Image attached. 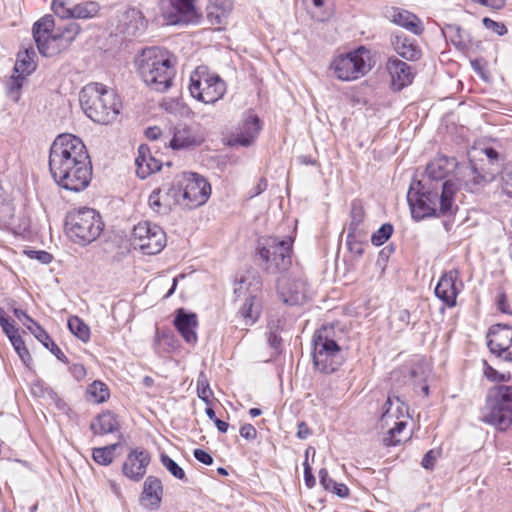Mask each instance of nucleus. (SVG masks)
<instances>
[{
	"mask_svg": "<svg viewBox=\"0 0 512 512\" xmlns=\"http://www.w3.org/2000/svg\"><path fill=\"white\" fill-rule=\"evenodd\" d=\"M455 166L454 158L438 157L427 165L422 180L411 183L407 201L413 219L420 221L427 217L450 216L456 212L454 196L458 187L454 181L445 180Z\"/></svg>",
	"mask_w": 512,
	"mask_h": 512,
	"instance_id": "obj_1",
	"label": "nucleus"
},
{
	"mask_svg": "<svg viewBox=\"0 0 512 512\" xmlns=\"http://www.w3.org/2000/svg\"><path fill=\"white\" fill-rule=\"evenodd\" d=\"M49 170L62 188L79 192L92 178V166L83 141L72 134H61L50 147Z\"/></svg>",
	"mask_w": 512,
	"mask_h": 512,
	"instance_id": "obj_2",
	"label": "nucleus"
},
{
	"mask_svg": "<svg viewBox=\"0 0 512 512\" xmlns=\"http://www.w3.org/2000/svg\"><path fill=\"white\" fill-rule=\"evenodd\" d=\"M136 64L140 77L153 90L165 92L171 87L175 69L167 50L159 47L145 48L137 57Z\"/></svg>",
	"mask_w": 512,
	"mask_h": 512,
	"instance_id": "obj_3",
	"label": "nucleus"
},
{
	"mask_svg": "<svg viewBox=\"0 0 512 512\" xmlns=\"http://www.w3.org/2000/svg\"><path fill=\"white\" fill-rule=\"evenodd\" d=\"M79 101L87 117L99 124L112 123L120 113L121 103L116 93L100 83L83 87Z\"/></svg>",
	"mask_w": 512,
	"mask_h": 512,
	"instance_id": "obj_4",
	"label": "nucleus"
},
{
	"mask_svg": "<svg viewBox=\"0 0 512 512\" xmlns=\"http://www.w3.org/2000/svg\"><path fill=\"white\" fill-rule=\"evenodd\" d=\"M104 223L100 214L89 207L70 210L65 217V230L69 239L81 246L95 241L101 234Z\"/></svg>",
	"mask_w": 512,
	"mask_h": 512,
	"instance_id": "obj_5",
	"label": "nucleus"
},
{
	"mask_svg": "<svg viewBox=\"0 0 512 512\" xmlns=\"http://www.w3.org/2000/svg\"><path fill=\"white\" fill-rule=\"evenodd\" d=\"M481 421L499 431L512 424V386L497 384L487 390Z\"/></svg>",
	"mask_w": 512,
	"mask_h": 512,
	"instance_id": "obj_6",
	"label": "nucleus"
},
{
	"mask_svg": "<svg viewBox=\"0 0 512 512\" xmlns=\"http://www.w3.org/2000/svg\"><path fill=\"white\" fill-rule=\"evenodd\" d=\"M312 358L314 366L325 374L338 370L344 361L342 349L335 339L332 325H323L317 329L312 338Z\"/></svg>",
	"mask_w": 512,
	"mask_h": 512,
	"instance_id": "obj_7",
	"label": "nucleus"
},
{
	"mask_svg": "<svg viewBox=\"0 0 512 512\" xmlns=\"http://www.w3.org/2000/svg\"><path fill=\"white\" fill-rule=\"evenodd\" d=\"M292 237L286 236L283 239L271 236L259 240L258 255L264 262V269L269 274L283 273L292 264Z\"/></svg>",
	"mask_w": 512,
	"mask_h": 512,
	"instance_id": "obj_8",
	"label": "nucleus"
},
{
	"mask_svg": "<svg viewBox=\"0 0 512 512\" xmlns=\"http://www.w3.org/2000/svg\"><path fill=\"white\" fill-rule=\"evenodd\" d=\"M172 186L180 194L178 205L193 209L207 202L211 186L205 178L196 173L184 172L174 178Z\"/></svg>",
	"mask_w": 512,
	"mask_h": 512,
	"instance_id": "obj_9",
	"label": "nucleus"
},
{
	"mask_svg": "<svg viewBox=\"0 0 512 512\" xmlns=\"http://www.w3.org/2000/svg\"><path fill=\"white\" fill-rule=\"evenodd\" d=\"M332 68L338 79L343 81L356 80L371 69L370 51L361 46L347 54L339 55L333 60Z\"/></svg>",
	"mask_w": 512,
	"mask_h": 512,
	"instance_id": "obj_10",
	"label": "nucleus"
},
{
	"mask_svg": "<svg viewBox=\"0 0 512 512\" xmlns=\"http://www.w3.org/2000/svg\"><path fill=\"white\" fill-rule=\"evenodd\" d=\"M384 408L385 410L379 420V427H389L390 420L395 421L394 427L389 428L383 442L386 446H396L402 441L400 435L407 425L405 418L408 416V408L398 396H388Z\"/></svg>",
	"mask_w": 512,
	"mask_h": 512,
	"instance_id": "obj_11",
	"label": "nucleus"
},
{
	"mask_svg": "<svg viewBox=\"0 0 512 512\" xmlns=\"http://www.w3.org/2000/svg\"><path fill=\"white\" fill-rule=\"evenodd\" d=\"M189 90L191 95L206 104H214L226 92V84L218 75H203L198 71L191 75Z\"/></svg>",
	"mask_w": 512,
	"mask_h": 512,
	"instance_id": "obj_12",
	"label": "nucleus"
},
{
	"mask_svg": "<svg viewBox=\"0 0 512 512\" xmlns=\"http://www.w3.org/2000/svg\"><path fill=\"white\" fill-rule=\"evenodd\" d=\"M133 243L147 255H155L166 245V234L163 229L150 222H140L133 229Z\"/></svg>",
	"mask_w": 512,
	"mask_h": 512,
	"instance_id": "obj_13",
	"label": "nucleus"
},
{
	"mask_svg": "<svg viewBox=\"0 0 512 512\" xmlns=\"http://www.w3.org/2000/svg\"><path fill=\"white\" fill-rule=\"evenodd\" d=\"M195 0H160L159 7L167 25H187L197 23L198 14Z\"/></svg>",
	"mask_w": 512,
	"mask_h": 512,
	"instance_id": "obj_14",
	"label": "nucleus"
},
{
	"mask_svg": "<svg viewBox=\"0 0 512 512\" xmlns=\"http://www.w3.org/2000/svg\"><path fill=\"white\" fill-rule=\"evenodd\" d=\"M52 10L62 19H90L99 13L100 6L94 1L72 4L70 0H53Z\"/></svg>",
	"mask_w": 512,
	"mask_h": 512,
	"instance_id": "obj_15",
	"label": "nucleus"
},
{
	"mask_svg": "<svg viewBox=\"0 0 512 512\" xmlns=\"http://www.w3.org/2000/svg\"><path fill=\"white\" fill-rule=\"evenodd\" d=\"M487 346L491 353L504 361L512 362V328L495 325L489 329Z\"/></svg>",
	"mask_w": 512,
	"mask_h": 512,
	"instance_id": "obj_16",
	"label": "nucleus"
},
{
	"mask_svg": "<svg viewBox=\"0 0 512 512\" xmlns=\"http://www.w3.org/2000/svg\"><path fill=\"white\" fill-rule=\"evenodd\" d=\"M260 130L261 122L259 117L255 114L247 113L236 130L231 134L229 145L248 147L258 137Z\"/></svg>",
	"mask_w": 512,
	"mask_h": 512,
	"instance_id": "obj_17",
	"label": "nucleus"
},
{
	"mask_svg": "<svg viewBox=\"0 0 512 512\" xmlns=\"http://www.w3.org/2000/svg\"><path fill=\"white\" fill-rule=\"evenodd\" d=\"M278 292L283 302L291 306L302 305L309 297L308 285L302 278L280 279Z\"/></svg>",
	"mask_w": 512,
	"mask_h": 512,
	"instance_id": "obj_18",
	"label": "nucleus"
},
{
	"mask_svg": "<svg viewBox=\"0 0 512 512\" xmlns=\"http://www.w3.org/2000/svg\"><path fill=\"white\" fill-rule=\"evenodd\" d=\"M150 461L151 456L147 450L135 448L127 455L123 463L122 472L127 478L139 481L144 477Z\"/></svg>",
	"mask_w": 512,
	"mask_h": 512,
	"instance_id": "obj_19",
	"label": "nucleus"
},
{
	"mask_svg": "<svg viewBox=\"0 0 512 512\" xmlns=\"http://www.w3.org/2000/svg\"><path fill=\"white\" fill-rule=\"evenodd\" d=\"M180 194L175 186H163L154 189L149 196V207L157 214L165 215L170 212L173 206L178 205Z\"/></svg>",
	"mask_w": 512,
	"mask_h": 512,
	"instance_id": "obj_20",
	"label": "nucleus"
},
{
	"mask_svg": "<svg viewBox=\"0 0 512 512\" xmlns=\"http://www.w3.org/2000/svg\"><path fill=\"white\" fill-rule=\"evenodd\" d=\"M146 27L143 13L137 8H129L121 15L117 30L126 37H134L141 35Z\"/></svg>",
	"mask_w": 512,
	"mask_h": 512,
	"instance_id": "obj_21",
	"label": "nucleus"
},
{
	"mask_svg": "<svg viewBox=\"0 0 512 512\" xmlns=\"http://www.w3.org/2000/svg\"><path fill=\"white\" fill-rule=\"evenodd\" d=\"M457 279L458 271L451 270L441 276L435 287V295L449 307L456 305V298L459 293L456 286Z\"/></svg>",
	"mask_w": 512,
	"mask_h": 512,
	"instance_id": "obj_22",
	"label": "nucleus"
},
{
	"mask_svg": "<svg viewBox=\"0 0 512 512\" xmlns=\"http://www.w3.org/2000/svg\"><path fill=\"white\" fill-rule=\"evenodd\" d=\"M173 323L188 344L193 345L197 342L195 330L198 326V320L195 313L187 312L183 308H180L176 311Z\"/></svg>",
	"mask_w": 512,
	"mask_h": 512,
	"instance_id": "obj_23",
	"label": "nucleus"
},
{
	"mask_svg": "<svg viewBox=\"0 0 512 512\" xmlns=\"http://www.w3.org/2000/svg\"><path fill=\"white\" fill-rule=\"evenodd\" d=\"M386 68L391 76L392 86L395 90H401L412 83L413 72L411 66L398 58H389Z\"/></svg>",
	"mask_w": 512,
	"mask_h": 512,
	"instance_id": "obj_24",
	"label": "nucleus"
},
{
	"mask_svg": "<svg viewBox=\"0 0 512 512\" xmlns=\"http://www.w3.org/2000/svg\"><path fill=\"white\" fill-rule=\"evenodd\" d=\"M204 137L195 129L188 126H179L175 128L174 135L170 140V147L173 150L191 149L200 146Z\"/></svg>",
	"mask_w": 512,
	"mask_h": 512,
	"instance_id": "obj_25",
	"label": "nucleus"
},
{
	"mask_svg": "<svg viewBox=\"0 0 512 512\" xmlns=\"http://www.w3.org/2000/svg\"><path fill=\"white\" fill-rule=\"evenodd\" d=\"M388 18L394 24L405 28L415 35H421L424 31L421 20L408 10L393 7L388 11Z\"/></svg>",
	"mask_w": 512,
	"mask_h": 512,
	"instance_id": "obj_26",
	"label": "nucleus"
},
{
	"mask_svg": "<svg viewBox=\"0 0 512 512\" xmlns=\"http://www.w3.org/2000/svg\"><path fill=\"white\" fill-rule=\"evenodd\" d=\"M162 496L163 485L160 479L155 476H148L143 485L142 504L150 510H157L160 507Z\"/></svg>",
	"mask_w": 512,
	"mask_h": 512,
	"instance_id": "obj_27",
	"label": "nucleus"
},
{
	"mask_svg": "<svg viewBox=\"0 0 512 512\" xmlns=\"http://www.w3.org/2000/svg\"><path fill=\"white\" fill-rule=\"evenodd\" d=\"M135 164L136 173L141 179L147 178L150 174L159 171L161 168L160 161L151 155L149 148L145 145L139 146Z\"/></svg>",
	"mask_w": 512,
	"mask_h": 512,
	"instance_id": "obj_28",
	"label": "nucleus"
},
{
	"mask_svg": "<svg viewBox=\"0 0 512 512\" xmlns=\"http://www.w3.org/2000/svg\"><path fill=\"white\" fill-rule=\"evenodd\" d=\"M391 42L394 50L400 57L408 61H416L421 57V50L419 47L405 35L395 34L393 35Z\"/></svg>",
	"mask_w": 512,
	"mask_h": 512,
	"instance_id": "obj_29",
	"label": "nucleus"
},
{
	"mask_svg": "<svg viewBox=\"0 0 512 512\" xmlns=\"http://www.w3.org/2000/svg\"><path fill=\"white\" fill-rule=\"evenodd\" d=\"M493 180L494 175L492 173L479 171L476 165L471 162L465 175L464 187L469 192L476 193Z\"/></svg>",
	"mask_w": 512,
	"mask_h": 512,
	"instance_id": "obj_30",
	"label": "nucleus"
},
{
	"mask_svg": "<svg viewBox=\"0 0 512 512\" xmlns=\"http://www.w3.org/2000/svg\"><path fill=\"white\" fill-rule=\"evenodd\" d=\"M35 43L39 53L45 57H53L67 49L65 40L61 39L57 32L39 38Z\"/></svg>",
	"mask_w": 512,
	"mask_h": 512,
	"instance_id": "obj_31",
	"label": "nucleus"
},
{
	"mask_svg": "<svg viewBox=\"0 0 512 512\" xmlns=\"http://www.w3.org/2000/svg\"><path fill=\"white\" fill-rule=\"evenodd\" d=\"M232 0H209L207 18L212 25H221L232 9Z\"/></svg>",
	"mask_w": 512,
	"mask_h": 512,
	"instance_id": "obj_32",
	"label": "nucleus"
},
{
	"mask_svg": "<svg viewBox=\"0 0 512 512\" xmlns=\"http://www.w3.org/2000/svg\"><path fill=\"white\" fill-rule=\"evenodd\" d=\"M91 430L94 434L105 435L119 429V423L115 414L110 411L99 414L91 423Z\"/></svg>",
	"mask_w": 512,
	"mask_h": 512,
	"instance_id": "obj_33",
	"label": "nucleus"
},
{
	"mask_svg": "<svg viewBox=\"0 0 512 512\" xmlns=\"http://www.w3.org/2000/svg\"><path fill=\"white\" fill-rule=\"evenodd\" d=\"M27 329L35 336V338L43 344L45 348L51 351L53 355L62 362H67V358L62 350L54 343L48 333L38 324L32 323L27 325Z\"/></svg>",
	"mask_w": 512,
	"mask_h": 512,
	"instance_id": "obj_34",
	"label": "nucleus"
},
{
	"mask_svg": "<svg viewBox=\"0 0 512 512\" xmlns=\"http://www.w3.org/2000/svg\"><path fill=\"white\" fill-rule=\"evenodd\" d=\"M260 310L261 307L257 297L249 293L240 307L238 315L243 319L245 325L250 326L259 318Z\"/></svg>",
	"mask_w": 512,
	"mask_h": 512,
	"instance_id": "obj_35",
	"label": "nucleus"
},
{
	"mask_svg": "<svg viewBox=\"0 0 512 512\" xmlns=\"http://www.w3.org/2000/svg\"><path fill=\"white\" fill-rule=\"evenodd\" d=\"M35 52L33 48L19 52L14 66V73L28 76L36 69L34 61Z\"/></svg>",
	"mask_w": 512,
	"mask_h": 512,
	"instance_id": "obj_36",
	"label": "nucleus"
},
{
	"mask_svg": "<svg viewBox=\"0 0 512 512\" xmlns=\"http://www.w3.org/2000/svg\"><path fill=\"white\" fill-rule=\"evenodd\" d=\"M446 33L452 44L461 50L471 44L470 34L456 24L447 25Z\"/></svg>",
	"mask_w": 512,
	"mask_h": 512,
	"instance_id": "obj_37",
	"label": "nucleus"
},
{
	"mask_svg": "<svg viewBox=\"0 0 512 512\" xmlns=\"http://www.w3.org/2000/svg\"><path fill=\"white\" fill-rule=\"evenodd\" d=\"M347 237H346V245L350 252L356 255L363 254V244L366 237V233L364 230H354L352 228H346Z\"/></svg>",
	"mask_w": 512,
	"mask_h": 512,
	"instance_id": "obj_38",
	"label": "nucleus"
},
{
	"mask_svg": "<svg viewBox=\"0 0 512 512\" xmlns=\"http://www.w3.org/2000/svg\"><path fill=\"white\" fill-rule=\"evenodd\" d=\"M55 26L54 18L52 15H45L36 21L33 25V38L37 40L49 34H54L53 29Z\"/></svg>",
	"mask_w": 512,
	"mask_h": 512,
	"instance_id": "obj_39",
	"label": "nucleus"
},
{
	"mask_svg": "<svg viewBox=\"0 0 512 512\" xmlns=\"http://www.w3.org/2000/svg\"><path fill=\"white\" fill-rule=\"evenodd\" d=\"M68 328L72 334L83 342H88L90 339L89 326L78 316H71L68 319Z\"/></svg>",
	"mask_w": 512,
	"mask_h": 512,
	"instance_id": "obj_40",
	"label": "nucleus"
},
{
	"mask_svg": "<svg viewBox=\"0 0 512 512\" xmlns=\"http://www.w3.org/2000/svg\"><path fill=\"white\" fill-rule=\"evenodd\" d=\"M118 446L119 444L115 443L105 447L94 448L92 451L93 460L104 466L111 464L114 459V452Z\"/></svg>",
	"mask_w": 512,
	"mask_h": 512,
	"instance_id": "obj_41",
	"label": "nucleus"
},
{
	"mask_svg": "<svg viewBox=\"0 0 512 512\" xmlns=\"http://www.w3.org/2000/svg\"><path fill=\"white\" fill-rule=\"evenodd\" d=\"M365 217V211L360 201H353L351 203V210H350V223L348 224L347 228H352L354 230H364L361 227V224L363 223Z\"/></svg>",
	"mask_w": 512,
	"mask_h": 512,
	"instance_id": "obj_42",
	"label": "nucleus"
},
{
	"mask_svg": "<svg viewBox=\"0 0 512 512\" xmlns=\"http://www.w3.org/2000/svg\"><path fill=\"white\" fill-rule=\"evenodd\" d=\"M88 393L96 403H102L109 398V390L101 381H94L88 388Z\"/></svg>",
	"mask_w": 512,
	"mask_h": 512,
	"instance_id": "obj_43",
	"label": "nucleus"
},
{
	"mask_svg": "<svg viewBox=\"0 0 512 512\" xmlns=\"http://www.w3.org/2000/svg\"><path fill=\"white\" fill-rule=\"evenodd\" d=\"M483 373L487 380L498 384H503L511 379L510 373H500L486 361H483Z\"/></svg>",
	"mask_w": 512,
	"mask_h": 512,
	"instance_id": "obj_44",
	"label": "nucleus"
},
{
	"mask_svg": "<svg viewBox=\"0 0 512 512\" xmlns=\"http://www.w3.org/2000/svg\"><path fill=\"white\" fill-rule=\"evenodd\" d=\"M394 228L390 223H384L371 236V243L375 246L383 245L393 234Z\"/></svg>",
	"mask_w": 512,
	"mask_h": 512,
	"instance_id": "obj_45",
	"label": "nucleus"
},
{
	"mask_svg": "<svg viewBox=\"0 0 512 512\" xmlns=\"http://www.w3.org/2000/svg\"><path fill=\"white\" fill-rule=\"evenodd\" d=\"M161 464L169 471L171 475H173L178 480H185L186 474L184 470L168 455L161 454L160 456Z\"/></svg>",
	"mask_w": 512,
	"mask_h": 512,
	"instance_id": "obj_46",
	"label": "nucleus"
},
{
	"mask_svg": "<svg viewBox=\"0 0 512 512\" xmlns=\"http://www.w3.org/2000/svg\"><path fill=\"white\" fill-rule=\"evenodd\" d=\"M80 31L81 28L79 24L75 22H70L66 24L62 28V30H59L57 33L61 37V39L65 40L66 47L68 48V46L72 43V41H74V39L77 37Z\"/></svg>",
	"mask_w": 512,
	"mask_h": 512,
	"instance_id": "obj_47",
	"label": "nucleus"
},
{
	"mask_svg": "<svg viewBox=\"0 0 512 512\" xmlns=\"http://www.w3.org/2000/svg\"><path fill=\"white\" fill-rule=\"evenodd\" d=\"M25 77L24 75L14 74L8 83V96L14 101L19 99V91L23 86Z\"/></svg>",
	"mask_w": 512,
	"mask_h": 512,
	"instance_id": "obj_48",
	"label": "nucleus"
},
{
	"mask_svg": "<svg viewBox=\"0 0 512 512\" xmlns=\"http://www.w3.org/2000/svg\"><path fill=\"white\" fill-rule=\"evenodd\" d=\"M482 23L486 29L491 30L493 33H495L498 36H503V35L507 34V32H508L504 23L494 21L488 17H484L482 19Z\"/></svg>",
	"mask_w": 512,
	"mask_h": 512,
	"instance_id": "obj_49",
	"label": "nucleus"
},
{
	"mask_svg": "<svg viewBox=\"0 0 512 512\" xmlns=\"http://www.w3.org/2000/svg\"><path fill=\"white\" fill-rule=\"evenodd\" d=\"M13 348L21 358V360L26 363L27 361L31 360V356L29 354V351L27 350L24 341L22 340V337L19 336L17 338H14V340L10 341Z\"/></svg>",
	"mask_w": 512,
	"mask_h": 512,
	"instance_id": "obj_50",
	"label": "nucleus"
},
{
	"mask_svg": "<svg viewBox=\"0 0 512 512\" xmlns=\"http://www.w3.org/2000/svg\"><path fill=\"white\" fill-rule=\"evenodd\" d=\"M197 395L205 403H207V404L209 403V399L212 395V391L209 387L208 382L205 379L199 378L197 380Z\"/></svg>",
	"mask_w": 512,
	"mask_h": 512,
	"instance_id": "obj_51",
	"label": "nucleus"
},
{
	"mask_svg": "<svg viewBox=\"0 0 512 512\" xmlns=\"http://www.w3.org/2000/svg\"><path fill=\"white\" fill-rule=\"evenodd\" d=\"M440 452L436 450H429L423 457L421 465L424 469L431 470L434 468Z\"/></svg>",
	"mask_w": 512,
	"mask_h": 512,
	"instance_id": "obj_52",
	"label": "nucleus"
},
{
	"mask_svg": "<svg viewBox=\"0 0 512 512\" xmlns=\"http://www.w3.org/2000/svg\"><path fill=\"white\" fill-rule=\"evenodd\" d=\"M502 192L508 197L512 198V168L507 169L503 176Z\"/></svg>",
	"mask_w": 512,
	"mask_h": 512,
	"instance_id": "obj_53",
	"label": "nucleus"
},
{
	"mask_svg": "<svg viewBox=\"0 0 512 512\" xmlns=\"http://www.w3.org/2000/svg\"><path fill=\"white\" fill-rule=\"evenodd\" d=\"M308 454H309V449H307L305 452L306 458L308 457ZM303 466H304L305 484L308 488H312L315 485L316 481H315V477L312 473V469H311L310 465L308 464L307 460L304 462Z\"/></svg>",
	"mask_w": 512,
	"mask_h": 512,
	"instance_id": "obj_54",
	"label": "nucleus"
},
{
	"mask_svg": "<svg viewBox=\"0 0 512 512\" xmlns=\"http://www.w3.org/2000/svg\"><path fill=\"white\" fill-rule=\"evenodd\" d=\"M320 484L325 490L330 491L332 486L335 485V481L329 477L328 471L325 468L320 469L319 473Z\"/></svg>",
	"mask_w": 512,
	"mask_h": 512,
	"instance_id": "obj_55",
	"label": "nucleus"
},
{
	"mask_svg": "<svg viewBox=\"0 0 512 512\" xmlns=\"http://www.w3.org/2000/svg\"><path fill=\"white\" fill-rule=\"evenodd\" d=\"M239 432L241 437L245 438L246 440H254L257 436V430L251 424H244L241 426Z\"/></svg>",
	"mask_w": 512,
	"mask_h": 512,
	"instance_id": "obj_56",
	"label": "nucleus"
},
{
	"mask_svg": "<svg viewBox=\"0 0 512 512\" xmlns=\"http://www.w3.org/2000/svg\"><path fill=\"white\" fill-rule=\"evenodd\" d=\"M193 455L196 460L205 465H211L213 463L212 456L202 449H195Z\"/></svg>",
	"mask_w": 512,
	"mask_h": 512,
	"instance_id": "obj_57",
	"label": "nucleus"
},
{
	"mask_svg": "<svg viewBox=\"0 0 512 512\" xmlns=\"http://www.w3.org/2000/svg\"><path fill=\"white\" fill-rule=\"evenodd\" d=\"M267 185V180L265 178H260L257 184L249 191V197L254 198L260 195L267 189Z\"/></svg>",
	"mask_w": 512,
	"mask_h": 512,
	"instance_id": "obj_58",
	"label": "nucleus"
},
{
	"mask_svg": "<svg viewBox=\"0 0 512 512\" xmlns=\"http://www.w3.org/2000/svg\"><path fill=\"white\" fill-rule=\"evenodd\" d=\"M2 330L10 341L20 336L18 333V329L15 327L12 321H9L7 324L2 326Z\"/></svg>",
	"mask_w": 512,
	"mask_h": 512,
	"instance_id": "obj_59",
	"label": "nucleus"
},
{
	"mask_svg": "<svg viewBox=\"0 0 512 512\" xmlns=\"http://www.w3.org/2000/svg\"><path fill=\"white\" fill-rule=\"evenodd\" d=\"M29 256L35 258L44 264H48L52 260V255L46 251H30Z\"/></svg>",
	"mask_w": 512,
	"mask_h": 512,
	"instance_id": "obj_60",
	"label": "nucleus"
},
{
	"mask_svg": "<svg viewBox=\"0 0 512 512\" xmlns=\"http://www.w3.org/2000/svg\"><path fill=\"white\" fill-rule=\"evenodd\" d=\"M477 3L490 7L495 10L502 9L505 6L506 0H475Z\"/></svg>",
	"mask_w": 512,
	"mask_h": 512,
	"instance_id": "obj_61",
	"label": "nucleus"
},
{
	"mask_svg": "<svg viewBox=\"0 0 512 512\" xmlns=\"http://www.w3.org/2000/svg\"><path fill=\"white\" fill-rule=\"evenodd\" d=\"M330 491H332L341 498H346L349 495L348 487L345 484L337 483L336 481L335 485L332 486V489Z\"/></svg>",
	"mask_w": 512,
	"mask_h": 512,
	"instance_id": "obj_62",
	"label": "nucleus"
},
{
	"mask_svg": "<svg viewBox=\"0 0 512 512\" xmlns=\"http://www.w3.org/2000/svg\"><path fill=\"white\" fill-rule=\"evenodd\" d=\"M14 315L23 323L24 326L31 325L32 323H36L30 316L26 314L25 311L15 308Z\"/></svg>",
	"mask_w": 512,
	"mask_h": 512,
	"instance_id": "obj_63",
	"label": "nucleus"
},
{
	"mask_svg": "<svg viewBox=\"0 0 512 512\" xmlns=\"http://www.w3.org/2000/svg\"><path fill=\"white\" fill-rule=\"evenodd\" d=\"M246 283L245 278H241L238 282H235L234 293L238 296H245L248 288L244 286Z\"/></svg>",
	"mask_w": 512,
	"mask_h": 512,
	"instance_id": "obj_64",
	"label": "nucleus"
}]
</instances>
